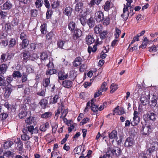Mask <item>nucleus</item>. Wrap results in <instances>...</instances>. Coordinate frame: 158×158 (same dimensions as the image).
<instances>
[{
  "mask_svg": "<svg viewBox=\"0 0 158 158\" xmlns=\"http://www.w3.org/2000/svg\"><path fill=\"white\" fill-rule=\"evenodd\" d=\"M82 32L81 30L76 28L73 31V38L74 39H78L82 35Z\"/></svg>",
  "mask_w": 158,
  "mask_h": 158,
  "instance_id": "11",
  "label": "nucleus"
},
{
  "mask_svg": "<svg viewBox=\"0 0 158 158\" xmlns=\"http://www.w3.org/2000/svg\"><path fill=\"white\" fill-rule=\"evenodd\" d=\"M23 129H26L27 133L31 135L33 133L34 128L32 126H28L27 127Z\"/></svg>",
  "mask_w": 158,
  "mask_h": 158,
  "instance_id": "27",
  "label": "nucleus"
},
{
  "mask_svg": "<svg viewBox=\"0 0 158 158\" xmlns=\"http://www.w3.org/2000/svg\"><path fill=\"white\" fill-rule=\"evenodd\" d=\"M34 118L33 117H30L27 118L25 120V122L26 123L28 124H31L32 123H33Z\"/></svg>",
  "mask_w": 158,
  "mask_h": 158,
  "instance_id": "43",
  "label": "nucleus"
},
{
  "mask_svg": "<svg viewBox=\"0 0 158 158\" xmlns=\"http://www.w3.org/2000/svg\"><path fill=\"white\" fill-rule=\"evenodd\" d=\"M157 98L155 95H153L152 98L150 102H149V104L150 106L153 108L155 107L157 104Z\"/></svg>",
  "mask_w": 158,
  "mask_h": 158,
  "instance_id": "13",
  "label": "nucleus"
},
{
  "mask_svg": "<svg viewBox=\"0 0 158 158\" xmlns=\"http://www.w3.org/2000/svg\"><path fill=\"white\" fill-rule=\"evenodd\" d=\"M39 104L43 109H45L48 104V101L45 99H42L39 102Z\"/></svg>",
  "mask_w": 158,
  "mask_h": 158,
  "instance_id": "15",
  "label": "nucleus"
},
{
  "mask_svg": "<svg viewBox=\"0 0 158 158\" xmlns=\"http://www.w3.org/2000/svg\"><path fill=\"white\" fill-rule=\"evenodd\" d=\"M117 132L114 130L109 134V138L111 139H117Z\"/></svg>",
  "mask_w": 158,
  "mask_h": 158,
  "instance_id": "17",
  "label": "nucleus"
},
{
  "mask_svg": "<svg viewBox=\"0 0 158 158\" xmlns=\"http://www.w3.org/2000/svg\"><path fill=\"white\" fill-rule=\"evenodd\" d=\"M148 40H143V42L141 45L139 46V48L141 47L142 48H146L147 46V44L148 42Z\"/></svg>",
  "mask_w": 158,
  "mask_h": 158,
  "instance_id": "47",
  "label": "nucleus"
},
{
  "mask_svg": "<svg viewBox=\"0 0 158 158\" xmlns=\"http://www.w3.org/2000/svg\"><path fill=\"white\" fill-rule=\"evenodd\" d=\"M110 4V2L108 1L105 3L104 6V9L105 11H108L109 10Z\"/></svg>",
  "mask_w": 158,
  "mask_h": 158,
  "instance_id": "42",
  "label": "nucleus"
},
{
  "mask_svg": "<svg viewBox=\"0 0 158 158\" xmlns=\"http://www.w3.org/2000/svg\"><path fill=\"white\" fill-rule=\"evenodd\" d=\"M59 98V96L57 95H56L55 96L53 97V98H52L51 97V103L53 104H55L57 103V100Z\"/></svg>",
  "mask_w": 158,
  "mask_h": 158,
  "instance_id": "34",
  "label": "nucleus"
},
{
  "mask_svg": "<svg viewBox=\"0 0 158 158\" xmlns=\"http://www.w3.org/2000/svg\"><path fill=\"white\" fill-rule=\"evenodd\" d=\"M127 1L126 5L124 4V7L128 8L131 6V3L132 2V0H126Z\"/></svg>",
  "mask_w": 158,
  "mask_h": 158,
  "instance_id": "57",
  "label": "nucleus"
},
{
  "mask_svg": "<svg viewBox=\"0 0 158 158\" xmlns=\"http://www.w3.org/2000/svg\"><path fill=\"white\" fill-rule=\"evenodd\" d=\"M50 84V80L49 78H46L45 80H44L43 85L44 86L46 87L48 86Z\"/></svg>",
  "mask_w": 158,
  "mask_h": 158,
  "instance_id": "44",
  "label": "nucleus"
},
{
  "mask_svg": "<svg viewBox=\"0 0 158 158\" xmlns=\"http://www.w3.org/2000/svg\"><path fill=\"white\" fill-rule=\"evenodd\" d=\"M5 96L6 98H9L10 96V90L9 88L6 90L5 93Z\"/></svg>",
  "mask_w": 158,
  "mask_h": 158,
  "instance_id": "64",
  "label": "nucleus"
},
{
  "mask_svg": "<svg viewBox=\"0 0 158 158\" xmlns=\"http://www.w3.org/2000/svg\"><path fill=\"white\" fill-rule=\"evenodd\" d=\"M143 134L145 135H148L151 132V129L150 125L145 126L142 127Z\"/></svg>",
  "mask_w": 158,
  "mask_h": 158,
  "instance_id": "10",
  "label": "nucleus"
},
{
  "mask_svg": "<svg viewBox=\"0 0 158 158\" xmlns=\"http://www.w3.org/2000/svg\"><path fill=\"white\" fill-rule=\"evenodd\" d=\"M83 7V3L81 2H79L76 4L75 6L76 11L79 12L80 11Z\"/></svg>",
  "mask_w": 158,
  "mask_h": 158,
  "instance_id": "28",
  "label": "nucleus"
},
{
  "mask_svg": "<svg viewBox=\"0 0 158 158\" xmlns=\"http://www.w3.org/2000/svg\"><path fill=\"white\" fill-rule=\"evenodd\" d=\"M149 113H147L146 114H145L143 116V118L145 121L149 120Z\"/></svg>",
  "mask_w": 158,
  "mask_h": 158,
  "instance_id": "60",
  "label": "nucleus"
},
{
  "mask_svg": "<svg viewBox=\"0 0 158 158\" xmlns=\"http://www.w3.org/2000/svg\"><path fill=\"white\" fill-rule=\"evenodd\" d=\"M89 120V118H84L82 121L80 123V124L81 125H82L86 123Z\"/></svg>",
  "mask_w": 158,
  "mask_h": 158,
  "instance_id": "58",
  "label": "nucleus"
},
{
  "mask_svg": "<svg viewBox=\"0 0 158 158\" xmlns=\"http://www.w3.org/2000/svg\"><path fill=\"white\" fill-rule=\"evenodd\" d=\"M99 34L101 38L104 39L105 38L107 35V33L106 31H104L102 32H100Z\"/></svg>",
  "mask_w": 158,
  "mask_h": 158,
  "instance_id": "56",
  "label": "nucleus"
},
{
  "mask_svg": "<svg viewBox=\"0 0 158 158\" xmlns=\"http://www.w3.org/2000/svg\"><path fill=\"white\" fill-rule=\"evenodd\" d=\"M145 30L142 31L136 36L134 37L133 40H138L139 37L143 35L145 33Z\"/></svg>",
  "mask_w": 158,
  "mask_h": 158,
  "instance_id": "48",
  "label": "nucleus"
},
{
  "mask_svg": "<svg viewBox=\"0 0 158 158\" xmlns=\"http://www.w3.org/2000/svg\"><path fill=\"white\" fill-rule=\"evenodd\" d=\"M73 9L69 6L66 7L63 11L64 15L68 16H71L72 12Z\"/></svg>",
  "mask_w": 158,
  "mask_h": 158,
  "instance_id": "14",
  "label": "nucleus"
},
{
  "mask_svg": "<svg viewBox=\"0 0 158 158\" xmlns=\"http://www.w3.org/2000/svg\"><path fill=\"white\" fill-rule=\"evenodd\" d=\"M8 115L6 113H3L0 114V121L6 119Z\"/></svg>",
  "mask_w": 158,
  "mask_h": 158,
  "instance_id": "46",
  "label": "nucleus"
},
{
  "mask_svg": "<svg viewBox=\"0 0 158 158\" xmlns=\"http://www.w3.org/2000/svg\"><path fill=\"white\" fill-rule=\"evenodd\" d=\"M29 56V53L28 51H26L23 53V56L24 59H27L28 58Z\"/></svg>",
  "mask_w": 158,
  "mask_h": 158,
  "instance_id": "62",
  "label": "nucleus"
},
{
  "mask_svg": "<svg viewBox=\"0 0 158 158\" xmlns=\"http://www.w3.org/2000/svg\"><path fill=\"white\" fill-rule=\"evenodd\" d=\"M12 75L13 77H21L22 76L21 73L19 71L14 72Z\"/></svg>",
  "mask_w": 158,
  "mask_h": 158,
  "instance_id": "40",
  "label": "nucleus"
},
{
  "mask_svg": "<svg viewBox=\"0 0 158 158\" xmlns=\"http://www.w3.org/2000/svg\"><path fill=\"white\" fill-rule=\"evenodd\" d=\"M108 52V51H106V52H105L104 51H102L101 53L100 58H101L102 59H104L107 56V55L105 54V53H107Z\"/></svg>",
  "mask_w": 158,
  "mask_h": 158,
  "instance_id": "61",
  "label": "nucleus"
},
{
  "mask_svg": "<svg viewBox=\"0 0 158 158\" xmlns=\"http://www.w3.org/2000/svg\"><path fill=\"white\" fill-rule=\"evenodd\" d=\"M52 113L50 112H45L41 115V117L45 119H47L51 117Z\"/></svg>",
  "mask_w": 158,
  "mask_h": 158,
  "instance_id": "26",
  "label": "nucleus"
},
{
  "mask_svg": "<svg viewBox=\"0 0 158 158\" xmlns=\"http://www.w3.org/2000/svg\"><path fill=\"white\" fill-rule=\"evenodd\" d=\"M83 148H84V147L82 148V147L81 146H79L78 147H76L74 149V150L76 151V153H75L77 154H80L81 150H83Z\"/></svg>",
  "mask_w": 158,
  "mask_h": 158,
  "instance_id": "36",
  "label": "nucleus"
},
{
  "mask_svg": "<svg viewBox=\"0 0 158 158\" xmlns=\"http://www.w3.org/2000/svg\"><path fill=\"white\" fill-rule=\"evenodd\" d=\"M150 147L147 150V152L151 154L156 149L158 148V144L156 142H153L152 140L150 141Z\"/></svg>",
  "mask_w": 158,
  "mask_h": 158,
  "instance_id": "3",
  "label": "nucleus"
},
{
  "mask_svg": "<svg viewBox=\"0 0 158 158\" xmlns=\"http://www.w3.org/2000/svg\"><path fill=\"white\" fill-rule=\"evenodd\" d=\"M97 41L94 43V44L93 45V48H92L91 47L89 46L88 49V52L90 53L91 52H95L97 49V45L98 44H101L102 43L101 42H100L99 43L98 42V40H96Z\"/></svg>",
  "mask_w": 158,
  "mask_h": 158,
  "instance_id": "9",
  "label": "nucleus"
},
{
  "mask_svg": "<svg viewBox=\"0 0 158 158\" xmlns=\"http://www.w3.org/2000/svg\"><path fill=\"white\" fill-rule=\"evenodd\" d=\"M29 44L28 40H22V42L20 43V45L22 48H24L27 47Z\"/></svg>",
  "mask_w": 158,
  "mask_h": 158,
  "instance_id": "30",
  "label": "nucleus"
},
{
  "mask_svg": "<svg viewBox=\"0 0 158 158\" xmlns=\"http://www.w3.org/2000/svg\"><path fill=\"white\" fill-rule=\"evenodd\" d=\"M72 84L73 82L72 81L66 80L62 81V85L64 87L69 88L72 86Z\"/></svg>",
  "mask_w": 158,
  "mask_h": 158,
  "instance_id": "12",
  "label": "nucleus"
},
{
  "mask_svg": "<svg viewBox=\"0 0 158 158\" xmlns=\"http://www.w3.org/2000/svg\"><path fill=\"white\" fill-rule=\"evenodd\" d=\"M90 107L91 110L94 112H96L98 111V106L96 105L91 106Z\"/></svg>",
  "mask_w": 158,
  "mask_h": 158,
  "instance_id": "49",
  "label": "nucleus"
},
{
  "mask_svg": "<svg viewBox=\"0 0 158 158\" xmlns=\"http://www.w3.org/2000/svg\"><path fill=\"white\" fill-rule=\"evenodd\" d=\"M26 72L29 73H32L34 72V69L32 66L31 65H27L26 66Z\"/></svg>",
  "mask_w": 158,
  "mask_h": 158,
  "instance_id": "29",
  "label": "nucleus"
},
{
  "mask_svg": "<svg viewBox=\"0 0 158 158\" xmlns=\"http://www.w3.org/2000/svg\"><path fill=\"white\" fill-rule=\"evenodd\" d=\"M47 40H52L54 37V35L52 32H50L46 35Z\"/></svg>",
  "mask_w": 158,
  "mask_h": 158,
  "instance_id": "45",
  "label": "nucleus"
},
{
  "mask_svg": "<svg viewBox=\"0 0 158 158\" xmlns=\"http://www.w3.org/2000/svg\"><path fill=\"white\" fill-rule=\"evenodd\" d=\"M52 7L53 8H55L59 6L60 2L58 0H51Z\"/></svg>",
  "mask_w": 158,
  "mask_h": 158,
  "instance_id": "16",
  "label": "nucleus"
},
{
  "mask_svg": "<svg viewBox=\"0 0 158 158\" xmlns=\"http://www.w3.org/2000/svg\"><path fill=\"white\" fill-rule=\"evenodd\" d=\"M23 134L21 136L22 139L24 141L29 140L31 138L30 136L31 135L27 133L26 129H23Z\"/></svg>",
  "mask_w": 158,
  "mask_h": 158,
  "instance_id": "8",
  "label": "nucleus"
},
{
  "mask_svg": "<svg viewBox=\"0 0 158 158\" xmlns=\"http://www.w3.org/2000/svg\"><path fill=\"white\" fill-rule=\"evenodd\" d=\"M3 147L4 149H7L10 147V141L8 139L7 141L4 142Z\"/></svg>",
  "mask_w": 158,
  "mask_h": 158,
  "instance_id": "38",
  "label": "nucleus"
},
{
  "mask_svg": "<svg viewBox=\"0 0 158 158\" xmlns=\"http://www.w3.org/2000/svg\"><path fill=\"white\" fill-rule=\"evenodd\" d=\"M43 0H37L35 2V5L37 8L41 7L42 5Z\"/></svg>",
  "mask_w": 158,
  "mask_h": 158,
  "instance_id": "39",
  "label": "nucleus"
},
{
  "mask_svg": "<svg viewBox=\"0 0 158 158\" xmlns=\"http://www.w3.org/2000/svg\"><path fill=\"white\" fill-rule=\"evenodd\" d=\"M128 8L126 7H124L123 9V14L121 15V17L124 21H126L127 19L129 14L130 13H131V11L132 12L133 11V10L132 8L130 7V12L128 11Z\"/></svg>",
  "mask_w": 158,
  "mask_h": 158,
  "instance_id": "1",
  "label": "nucleus"
},
{
  "mask_svg": "<svg viewBox=\"0 0 158 158\" xmlns=\"http://www.w3.org/2000/svg\"><path fill=\"white\" fill-rule=\"evenodd\" d=\"M47 24L45 23L40 26V29L42 34H46L47 32Z\"/></svg>",
  "mask_w": 158,
  "mask_h": 158,
  "instance_id": "21",
  "label": "nucleus"
},
{
  "mask_svg": "<svg viewBox=\"0 0 158 158\" xmlns=\"http://www.w3.org/2000/svg\"><path fill=\"white\" fill-rule=\"evenodd\" d=\"M27 75L25 73H23V76L22 78V82H24L27 81Z\"/></svg>",
  "mask_w": 158,
  "mask_h": 158,
  "instance_id": "54",
  "label": "nucleus"
},
{
  "mask_svg": "<svg viewBox=\"0 0 158 158\" xmlns=\"http://www.w3.org/2000/svg\"><path fill=\"white\" fill-rule=\"evenodd\" d=\"M76 24L74 22H71L69 24L68 28L71 31H73L77 28L76 27Z\"/></svg>",
  "mask_w": 158,
  "mask_h": 158,
  "instance_id": "19",
  "label": "nucleus"
},
{
  "mask_svg": "<svg viewBox=\"0 0 158 158\" xmlns=\"http://www.w3.org/2000/svg\"><path fill=\"white\" fill-rule=\"evenodd\" d=\"M20 38L21 40H26L27 39V35L26 33L22 32L20 35Z\"/></svg>",
  "mask_w": 158,
  "mask_h": 158,
  "instance_id": "51",
  "label": "nucleus"
},
{
  "mask_svg": "<svg viewBox=\"0 0 158 158\" xmlns=\"http://www.w3.org/2000/svg\"><path fill=\"white\" fill-rule=\"evenodd\" d=\"M58 77L60 80H62L67 78L68 77V75L67 74L64 75L63 74H62L61 73H58Z\"/></svg>",
  "mask_w": 158,
  "mask_h": 158,
  "instance_id": "31",
  "label": "nucleus"
},
{
  "mask_svg": "<svg viewBox=\"0 0 158 158\" xmlns=\"http://www.w3.org/2000/svg\"><path fill=\"white\" fill-rule=\"evenodd\" d=\"M82 61V59L80 57H78L75 58L73 65V66L77 67L81 64Z\"/></svg>",
  "mask_w": 158,
  "mask_h": 158,
  "instance_id": "18",
  "label": "nucleus"
},
{
  "mask_svg": "<svg viewBox=\"0 0 158 158\" xmlns=\"http://www.w3.org/2000/svg\"><path fill=\"white\" fill-rule=\"evenodd\" d=\"M115 32L114 33L115 38V39H118L119 37V35L121 34V31L117 27H116L115 28Z\"/></svg>",
  "mask_w": 158,
  "mask_h": 158,
  "instance_id": "35",
  "label": "nucleus"
},
{
  "mask_svg": "<svg viewBox=\"0 0 158 158\" xmlns=\"http://www.w3.org/2000/svg\"><path fill=\"white\" fill-rule=\"evenodd\" d=\"M65 42V41L63 40H59L57 42V45L58 47L60 48H62L64 45Z\"/></svg>",
  "mask_w": 158,
  "mask_h": 158,
  "instance_id": "50",
  "label": "nucleus"
},
{
  "mask_svg": "<svg viewBox=\"0 0 158 158\" xmlns=\"http://www.w3.org/2000/svg\"><path fill=\"white\" fill-rule=\"evenodd\" d=\"M1 8L3 10H9L10 9V1L9 0L6 1L3 4Z\"/></svg>",
  "mask_w": 158,
  "mask_h": 158,
  "instance_id": "25",
  "label": "nucleus"
},
{
  "mask_svg": "<svg viewBox=\"0 0 158 158\" xmlns=\"http://www.w3.org/2000/svg\"><path fill=\"white\" fill-rule=\"evenodd\" d=\"M49 127V123L48 122H46L45 124L41 125L40 129L41 131L45 132Z\"/></svg>",
  "mask_w": 158,
  "mask_h": 158,
  "instance_id": "22",
  "label": "nucleus"
},
{
  "mask_svg": "<svg viewBox=\"0 0 158 158\" xmlns=\"http://www.w3.org/2000/svg\"><path fill=\"white\" fill-rule=\"evenodd\" d=\"M110 88L111 89L110 91V93H113L114 91L117 89L118 88L117 85H114V83H112L110 86Z\"/></svg>",
  "mask_w": 158,
  "mask_h": 158,
  "instance_id": "41",
  "label": "nucleus"
},
{
  "mask_svg": "<svg viewBox=\"0 0 158 158\" xmlns=\"http://www.w3.org/2000/svg\"><path fill=\"white\" fill-rule=\"evenodd\" d=\"M102 27L100 24L96 26L94 28L95 32L97 34L100 33L102 32Z\"/></svg>",
  "mask_w": 158,
  "mask_h": 158,
  "instance_id": "23",
  "label": "nucleus"
},
{
  "mask_svg": "<svg viewBox=\"0 0 158 158\" xmlns=\"http://www.w3.org/2000/svg\"><path fill=\"white\" fill-rule=\"evenodd\" d=\"M109 149L110 151V152L116 156H118L121 154V149L118 147H115L112 148L111 147H110Z\"/></svg>",
  "mask_w": 158,
  "mask_h": 158,
  "instance_id": "5",
  "label": "nucleus"
},
{
  "mask_svg": "<svg viewBox=\"0 0 158 158\" xmlns=\"http://www.w3.org/2000/svg\"><path fill=\"white\" fill-rule=\"evenodd\" d=\"M106 83L105 81L101 85L100 89L98 90V92L95 93L94 97L95 98H97L101 95L102 92L104 91H106L108 89L107 87H106Z\"/></svg>",
  "mask_w": 158,
  "mask_h": 158,
  "instance_id": "2",
  "label": "nucleus"
},
{
  "mask_svg": "<svg viewBox=\"0 0 158 158\" xmlns=\"http://www.w3.org/2000/svg\"><path fill=\"white\" fill-rule=\"evenodd\" d=\"M27 113L24 110H22L21 111H20V113L19 114V118L22 119L23 117H25L27 115Z\"/></svg>",
  "mask_w": 158,
  "mask_h": 158,
  "instance_id": "33",
  "label": "nucleus"
},
{
  "mask_svg": "<svg viewBox=\"0 0 158 158\" xmlns=\"http://www.w3.org/2000/svg\"><path fill=\"white\" fill-rule=\"evenodd\" d=\"M7 66L5 64L0 65V74H4L6 70Z\"/></svg>",
  "mask_w": 158,
  "mask_h": 158,
  "instance_id": "24",
  "label": "nucleus"
},
{
  "mask_svg": "<svg viewBox=\"0 0 158 158\" xmlns=\"http://www.w3.org/2000/svg\"><path fill=\"white\" fill-rule=\"evenodd\" d=\"M56 70L55 69H48L46 72V74L47 75H51L53 74L56 73Z\"/></svg>",
  "mask_w": 158,
  "mask_h": 158,
  "instance_id": "37",
  "label": "nucleus"
},
{
  "mask_svg": "<svg viewBox=\"0 0 158 158\" xmlns=\"http://www.w3.org/2000/svg\"><path fill=\"white\" fill-rule=\"evenodd\" d=\"M87 67V66L85 64H83L80 66V71L81 72H84Z\"/></svg>",
  "mask_w": 158,
  "mask_h": 158,
  "instance_id": "55",
  "label": "nucleus"
},
{
  "mask_svg": "<svg viewBox=\"0 0 158 158\" xmlns=\"http://www.w3.org/2000/svg\"><path fill=\"white\" fill-rule=\"evenodd\" d=\"M88 24L89 27H91L95 25V22L92 18H90L89 19Z\"/></svg>",
  "mask_w": 158,
  "mask_h": 158,
  "instance_id": "32",
  "label": "nucleus"
},
{
  "mask_svg": "<svg viewBox=\"0 0 158 158\" xmlns=\"http://www.w3.org/2000/svg\"><path fill=\"white\" fill-rule=\"evenodd\" d=\"M134 143V140L132 137H128L124 143L125 147L128 148L131 147Z\"/></svg>",
  "mask_w": 158,
  "mask_h": 158,
  "instance_id": "7",
  "label": "nucleus"
},
{
  "mask_svg": "<svg viewBox=\"0 0 158 158\" xmlns=\"http://www.w3.org/2000/svg\"><path fill=\"white\" fill-rule=\"evenodd\" d=\"M149 98H147L145 95H142L140 100L143 105H145L147 104L149 101Z\"/></svg>",
  "mask_w": 158,
  "mask_h": 158,
  "instance_id": "20",
  "label": "nucleus"
},
{
  "mask_svg": "<svg viewBox=\"0 0 158 158\" xmlns=\"http://www.w3.org/2000/svg\"><path fill=\"white\" fill-rule=\"evenodd\" d=\"M68 112V111L67 110H64L63 111V112L62 113V114L60 118H62L64 119V118L66 116Z\"/></svg>",
  "mask_w": 158,
  "mask_h": 158,
  "instance_id": "63",
  "label": "nucleus"
},
{
  "mask_svg": "<svg viewBox=\"0 0 158 158\" xmlns=\"http://www.w3.org/2000/svg\"><path fill=\"white\" fill-rule=\"evenodd\" d=\"M86 40H94L95 35L92 34H89L86 35Z\"/></svg>",
  "mask_w": 158,
  "mask_h": 158,
  "instance_id": "53",
  "label": "nucleus"
},
{
  "mask_svg": "<svg viewBox=\"0 0 158 158\" xmlns=\"http://www.w3.org/2000/svg\"><path fill=\"white\" fill-rule=\"evenodd\" d=\"M139 113L137 111H134V117L133 120L134 121L131 122V124L132 126L137 125L140 121V118L139 116Z\"/></svg>",
  "mask_w": 158,
  "mask_h": 158,
  "instance_id": "4",
  "label": "nucleus"
},
{
  "mask_svg": "<svg viewBox=\"0 0 158 158\" xmlns=\"http://www.w3.org/2000/svg\"><path fill=\"white\" fill-rule=\"evenodd\" d=\"M41 59L43 60H46L48 58V55L45 52H43L40 56Z\"/></svg>",
  "mask_w": 158,
  "mask_h": 158,
  "instance_id": "52",
  "label": "nucleus"
},
{
  "mask_svg": "<svg viewBox=\"0 0 158 158\" xmlns=\"http://www.w3.org/2000/svg\"><path fill=\"white\" fill-rule=\"evenodd\" d=\"M95 18L98 22L102 21L104 19L103 13L101 11L97 12L95 15Z\"/></svg>",
  "mask_w": 158,
  "mask_h": 158,
  "instance_id": "6",
  "label": "nucleus"
},
{
  "mask_svg": "<svg viewBox=\"0 0 158 158\" xmlns=\"http://www.w3.org/2000/svg\"><path fill=\"white\" fill-rule=\"evenodd\" d=\"M150 120H154L156 119V114L153 113H149Z\"/></svg>",
  "mask_w": 158,
  "mask_h": 158,
  "instance_id": "59",
  "label": "nucleus"
}]
</instances>
